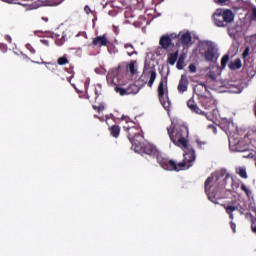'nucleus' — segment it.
<instances>
[{"instance_id": "33", "label": "nucleus", "mask_w": 256, "mask_h": 256, "mask_svg": "<svg viewBox=\"0 0 256 256\" xmlns=\"http://www.w3.org/2000/svg\"><path fill=\"white\" fill-rule=\"evenodd\" d=\"M250 51H251V48H249V46H247V47L244 49L243 53H242V58H243V59H247V58L249 57Z\"/></svg>"}, {"instance_id": "3", "label": "nucleus", "mask_w": 256, "mask_h": 256, "mask_svg": "<svg viewBox=\"0 0 256 256\" xmlns=\"http://www.w3.org/2000/svg\"><path fill=\"white\" fill-rule=\"evenodd\" d=\"M134 149L135 151H143V153L146 155H154V157H156L157 163H159L160 167L165 169V171H179V169H177V162L163 157L161 152L151 145L143 146V144L140 142V147L137 148V146H134Z\"/></svg>"}, {"instance_id": "46", "label": "nucleus", "mask_w": 256, "mask_h": 256, "mask_svg": "<svg viewBox=\"0 0 256 256\" xmlns=\"http://www.w3.org/2000/svg\"><path fill=\"white\" fill-rule=\"evenodd\" d=\"M5 40L8 42V43H12L13 39L11 38V36L9 35H6L5 36Z\"/></svg>"}, {"instance_id": "6", "label": "nucleus", "mask_w": 256, "mask_h": 256, "mask_svg": "<svg viewBox=\"0 0 256 256\" xmlns=\"http://www.w3.org/2000/svg\"><path fill=\"white\" fill-rule=\"evenodd\" d=\"M182 149L185 152L184 160L183 162H179L178 164H176V167L178 169L177 172L185 169H190V167H193V162L197 158L195 156V149H193L192 146H189V144H187V148H182ZM170 171H176V170H170Z\"/></svg>"}, {"instance_id": "4", "label": "nucleus", "mask_w": 256, "mask_h": 256, "mask_svg": "<svg viewBox=\"0 0 256 256\" xmlns=\"http://www.w3.org/2000/svg\"><path fill=\"white\" fill-rule=\"evenodd\" d=\"M213 19L216 27H227L229 23H233L235 14L231 10L217 9L213 14Z\"/></svg>"}, {"instance_id": "47", "label": "nucleus", "mask_w": 256, "mask_h": 256, "mask_svg": "<svg viewBox=\"0 0 256 256\" xmlns=\"http://www.w3.org/2000/svg\"><path fill=\"white\" fill-rule=\"evenodd\" d=\"M236 211H239L240 215H245V210L243 208L238 207Z\"/></svg>"}, {"instance_id": "34", "label": "nucleus", "mask_w": 256, "mask_h": 256, "mask_svg": "<svg viewBox=\"0 0 256 256\" xmlns=\"http://www.w3.org/2000/svg\"><path fill=\"white\" fill-rule=\"evenodd\" d=\"M188 69H189L190 73H197V66H195L194 63H191V64L188 66Z\"/></svg>"}, {"instance_id": "51", "label": "nucleus", "mask_w": 256, "mask_h": 256, "mask_svg": "<svg viewBox=\"0 0 256 256\" xmlns=\"http://www.w3.org/2000/svg\"><path fill=\"white\" fill-rule=\"evenodd\" d=\"M42 21H45V23H47L49 21V18L47 17H42Z\"/></svg>"}, {"instance_id": "32", "label": "nucleus", "mask_w": 256, "mask_h": 256, "mask_svg": "<svg viewBox=\"0 0 256 256\" xmlns=\"http://www.w3.org/2000/svg\"><path fill=\"white\" fill-rule=\"evenodd\" d=\"M216 5H220L221 7H225V5H229L230 0H213Z\"/></svg>"}, {"instance_id": "17", "label": "nucleus", "mask_w": 256, "mask_h": 256, "mask_svg": "<svg viewBox=\"0 0 256 256\" xmlns=\"http://www.w3.org/2000/svg\"><path fill=\"white\" fill-rule=\"evenodd\" d=\"M139 91H141V88L139 86H137L136 84H130L126 88V93H128V95H137V93H139Z\"/></svg>"}, {"instance_id": "52", "label": "nucleus", "mask_w": 256, "mask_h": 256, "mask_svg": "<svg viewBox=\"0 0 256 256\" xmlns=\"http://www.w3.org/2000/svg\"><path fill=\"white\" fill-rule=\"evenodd\" d=\"M126 119H127V116L122 115V117H121V121H125Z\"/></svg>"}, {"instance_id": "11", "label": "nucleus", "mask_w": 256, "mask_h": 256, "mask_svg": "<svg viewBox=\"0 0 256 256\" xmlns=\"http://www.w3.org/2000/svg\"><path fill=\"white\" fill-rule=\"evenodd\" d=\"M187 107L192 111V113H196V115H207L205 111L199 109V106L195 102V98L193 96L187 101Z\"/></svg>"}, {"instance_id": "49", "label": "nucleus", "mask_w": 256, "mask_h": 256, "mask_svg": "<svg viewBox=\"0 0 256 256\" xmlns=\"http://www.w3.org/2000/svg\"><path fill=\"white\" fill-rule=\"evenodd\" d=\"M178 61H181L182 63H185V56L181 55L178 59Z\"/></svg>"}, {"instance_id": "27", "label": "nucleus", "mask_w": 256, "mask_h": 256, "mask_svg": "<svg viewBox=\"0 0 256 256\" xmlns=\"http://www.w3.org/2000/svg\"><path fill=\"white\" fill-rule=\"evenodd\" d=\"M115 91L116 93H118L119 95H121L122 97L125 96V95H128L127 93V88H123L121 86H116L115 87Z\"/></svg>"}, {"instance_id": "18", "label": "nucleus", "mask_w": 256, "mask_h": 256, "mask_svg": "<svg viewBox=\"0 0 256 256\" xmlns=\"http://www.w3.org/2000/svg\"><path fill=\"white\" fill-rule=\"evenodd\" d=\"M179 41H181L182 45H185V46L191 45V41H192L191 33L186 32V33L182 34Z\"/></svg>"}, {"instance_id": "37", "label": "nucleus", "mask_w": 256, "mask_h": 256, "mask_svg": "<svg viewBox=\"0 0 256 256\" xmlns=\"http://www.w3.org/2000/svg\"><path fill=\"white\" fill-rule=\"evenodd\" d=\"M184 64H185V62H182L181 60H178L177 64H176L177 69H179V70L183 69Z\"/></svg>"}, {"instance_id": "12", "label": "nucleus", "mask_w": 256, "mask_h": 256, "mask_svg": "<svg viewBox=\"0 0 256 256\" xmlns=\"http://www.w3.org/2000/svg\"><path fill=\"white\" fill-rule=\"evenodd\" d=\"M178 93L183 94L189 89V78L187 75H182L178 83Z\"/></svg>"}, {"instance_id": "9", "label": "nucleus", "mask_w": 256, "mask_h": 256, "mask_svg": "<svg viewBox=\"0 0 256 256\" xmlns=\"http://www.w3.org/2000/svg\"><path fill=\"white\" fill-rule=\"evenodd\" d=\"M199 103L202 107H204V109L214 108V113H217V104L215 102V98L211 96V93L199 98Z\"/></svg>"}, {"instance_id": "56", "label": "nucleus", "mask_w": 256, "mask_h": 256, "mask_svg": "<svg viewBox=\"0 0 256 256\" xmlns=\"http://www.w3.org/2000/svg\"><path fill=\"white\" fill-rule=\"evenodd\" d=\"M238 151H241V152H243V151H246V149H242V150H238Z\"/></svg>"}, {"instance_id": "8", "label": "nucleus", "mask_w": 256, "mask_h": 256, "mask_svg": "<svg viewBox=\"0 0 256 256\" xmlns=\"http://www.w3.org/2000/svg\"><path fill=\"white\" fill-rule=\"evenodd\" d=\"M128 139L133 147H137L139 149L141 147V139L143 136L141 135V131L139 128L132 126L127 128Z\"/></svg>"}, {"instance_id": "21", "label": "nucleus", "mask_w": 256, "mask_h": 256, "mask_svg": "<svg viewBox=\"0 0 256 256\" xmlns=\"http://www.w3.org/2000/svg\"><path fill=\"white\" fill-rule=\"evenodd\" d=\"M53 38L55 39L56 45H58L59 47H61V45H63V43H65V35H63V34H62V36L59 34H54Z\"/></svg>"}, {"instance_id": "25", "label": "nucleus", "mask_w": 256, "mask_h": 256, "mask_svg": "<svg viewBox=\"0 0 256 256\" xmlns=\"http://www.w3.org/2000/svg\"><path fill=\"white\" fill-rule=\"evenodd\" d=\"M240 189H241V191L245 192V195H246V197H248V199H251V197L253 195V191H251L249 188H247V185L241 184Z\"/></svg>"}, {"instance_id": "53", "label": "nucleus", "mask_w": 256, "mask_h": 256, "mask_svg": "<svg viewBox=\"0 0 256 256\" xmlns=\"http://www.w3.org/2000/svg\"><path fill=\"white\" fill-rule=\"evenodd\" d=\"M133 53H135V52H127V55H129V57H131L133 55Z\"/></svg>"}, {"instance_id": "31", "label": "nucleus", "mask_w": 256, "mask_h": 256, "mask_svg": "<svg viewBox=\"0 0 256 256\" xmlns=\"http://www.w3.org/2000/svg\"><path fill=\"white\" fill-rule=\"evenodd\" d=\"M196 143H197L199 149H205V147H207V141L197 139Z\"/></svg>"}, {"instance_id": "23", "label": "nucleus", "mask_w": 256, "mask_h": 256, "mask_svg": "<svg viewBox=\"0 0 256 256\" xmlns=\"http://www.w3.org/2000/svg\"><path fill=\"white\" fill-rule=\"evenodd\" d=\"M135 63H137V61H131L129 65L126 66V70L129 71L131 75H135L137 73V69L135 68Z\"/></svg>"}, {"instance_id": "2", "label": "nucleus", "mask_w": 256, "mask_h": 256, "mask_svg": "<svg viewBox=\"0 0 256 256\" xmlns=\"http://www.w3.org/2000/svg\"><path fill=\"white\" fill-rule=\"evenodd\" d=\"M167 133L170 141H172L176 147L187 149V145H189V127L185 124H177L176 126L171 124V126L167 128Z\"/></svg>"}, {"instance_id": "7", "label": "nucleus", "mask_w": 256, "mask_h": 256, "mask_svg": "<svg viewBox=\"0 0 256 256\" xmlns=\"http://www.w3.org/2000/svg\"><path fill=\"white\" fill-rule=\"evenodd\" d=\"M177 39L179 43V34L171 33V34H165L160 37L159 45L161 49H164V51H169L172 47H175V41Z\"/></svg>"}, {"instance_id": "44", "label": "nucleus", "mask_w": 256, "mask_h": 256, "mask_svg": "<svg viewBox=\"0 0 256 256\" xmlns=\"http://www.w3.org/2000/svg\"><path fill=\"white\" fill-rule=\"evenodd\" d=\"M84 11L89 15L91 13V8L89 6H85Z\"/></svg>"}, {"instance_id": "57", "label": "nucleus", "mask_w": 256, "mask_h": 256, "mask_svg": "<svg viewBox=\"0 0 256 256\" xmlns=\"http://www.w3.org/2000/svg\"><path fill=\"white\" fill-rule=\"evenodd\" d=\"M246 215H251L250 213H246Z\"/></svg>"}, {"instance_id": "14", "label": "nucleus", "mask_w": 256, "mask_h": 256, "mask_svg": "<svg viewBox=\"0 0 256 256\" xmlns=\"http://www.w3.org/2000/svg\"><path fill=\"white\" fill-rule=\"evenodd\" d=\"M229 70L230 71H237L243 67V63L241 62V58H237L234 61H231L228 64Z\"/></svg>"}, {"instance_id": "20", "label": "nucleus", "mask_w": 256, "mask_h": 256, "mask_svg": "<svg viewBox=\"0 0 256 256\" xmlns=\"http://www.w3.org/2000/svg\"><path fill=\"white\" fill-rule=\"evenodd\" d=\"M149 75H150V78L147 85L148 87H153V83H155V79H157V72L155 70H150Z\"/></svg>"}, {"instance_id": "16", "label": "nucleus", "mask_w": 256, "mask_h": 256, "mask_svg": "<svg viewBox=\"0 0 256 256\" xmlns=\"http://www.w3.org/2000/svg\"><path fill=\"white\" fill-rule=\"evenodd\" d=\"M179 58V50H176L174 53H169L167 62L169 65H175L177 63V59Z\"/></svg>"}, {"instance_id": "29", "label": "nucleus", "mask_w": 256, "mask_h": 256, "mask_svg": "<svg viewBox=\"0 0 256 256\" xmlns=\"http://www.w3.org/2000/svg\"><path fill=\"white\" fill-rule=\"evenodd\" d=\"M44 65H46V68L49 69V71H55L57 69V64L51 63V62H43Z\"/></svg>"}, {"instance_id": "19", "label": "nucleus", "mask_w": 256, "mask_h": 256, "mask_svg": "<svg viewBox=\"0 0 256 256\" xmlns=\"http://www.w3.org/2000/svg\"><path fill=\"white\" fill-rule=\"evenodd\" d=\"M109 131H110V135H112V137L117 139V137H119L121 133V128L119 127V125H113L109 128Z\"/></svg>"}, {"instance_id": "13", "label": "nucleus", "mask_w": 256, "mask_h": 256, "mask_svg": "<svg viewBox=\"0 0 256 256\" xmlns=\"http://www.w3.org/2000/svg\"><path fill=\"white\" fill-rule=\"evenodd\" d=\"M196 95L198 96V99H201V97H205V95H209L211 92H209V87L205 85V83H199L195 87Z\"/></svg>"}, {"instance_id": "43", "label": "nucleus", "mask_w": 256, "mask_h": 256, "mask_svg": "<svg viewBox=\"0 0 256 256\" xmlns=\"http://www.w3.org/2000/svg\"><path fill=\"white\" fill-rule=\"evenodd\" d=\"M228 33H229L230 37H235V32L233 31V29L229 28Z\"/></svg>"}, {"instance_id": "15", "label": "nucleus", "mask_w": 256, "mask_h": 256, "mask_svg": "<svg viewBox=\"0 0 256 256\" xmlns=\"http://www.w3.org/2000/svg\"><path fill=\"white\" fill-rule=\"evenodd\" d=\"M222 207H224L226 213L229 215V218L231 220L234 219L233 211H237V209H239V206H232V205H227V204H223Z\"/></svg>"}, {"instance_id": "1", "label": "nucleus", "mask_w": 256, "mask_h": 256, "mask_svg": "<svg viewBox=\"0 0 256 256\" xmlns=\"http://www.w3.org/2000/svg\"><path fill=\"white\" fill-rule=\"evenodd\" d=\"M231 179V174L227 170H219L214 175L209 176L204 183V191L212 203H217L221 199V193L227 187V180Z\"/></svg>"}, {"instance_id": "10", "label": "nucleus", "mask_w": 256, "mask_h": 256, "mask_svg": "<svg viewBox=\"0 0 256 256\" xmlns=\"http://www.w3.org/2000/svg\"><path fill=\"white\" fill-rule=\"evenodd\" d=\"M92 45L94 47H109V39L107 34L93 38Z\"/></svg>"}, {"instance_id": "50", "label": "nucleus", "mask_w": 256, "mask_h": 256, "mask_svg": "<svg viewBox=\"0 0 256 256\" xmlns=\"http://www.w3.org/2000/svg\"><path fill=\"white\" fill-rule=\"evenodd\" d=\"M129 47H130L131 49H133V45H131V44H126V45H125V49H129Z\"/></svg>"}, {"instance_id": "55", "label": "nucleus", "mask_w": 256, "mask_h": 256, "mask_svg": "<svg viewBox=\"0 0 256 256\" xmlns=\"http://www.w3.org/2000/svg\"><path fill=\"white\" fill-rule=\"evenodd\" d=\"M214 133H217V127L214 126Z\"/></svg>"}, {"instance_id": "45", "label": "nucleus", "mask_w": 256, "mask_h": 256, "mask_svg": "<svg viewBox=\"0 0 256 256\" xmlns=\"http://www.w3.org/2000/svg\"><path fill=\"white\" fill-rule=\"evenodd\" d=\"M80 35L82 37H85V39H87V32H80L78 35H76V37H79Z\"/></svg>"}, {"instance_id": "5", "label": "nucleus", "mask_w": 256, "mask_h": 256, "mask_svg": "<svg viewBox=\"0 0 256 256\" xmlns=\"http://www.w3.org/2000/svg\"><path fill=\"white\" fill-rule=\"evenodd\" d=\"M158 99L161 105L169 111L171 108V100L169 99V88L167 87V77L161 78L159 85H158Z\"/></svg>"}, {"instance_id": "26", "label": "nucleus", "mask_w": 256, "mask_h": 256, "mask_svg": "<svg viewBox=\"0 0 256 256\" xmlns=\"http://www.w3.org/2000/svg\"><path fill=\"white\" fill-rule=\"evenodd\" d=\"M58 65H67L69 64V59L67 58V55H63L58 58L57 60Z\"/></svg>"}, {"instance_id": "48", "label": "nucleus", "mask_w": 256, "mask_h": 256, "mask_svg": "<svg viewBox=\"0 0 256 256\" xmlns=\"http://www.w3.org/2000/svg\"><path fill=\"white\" fill-rule=\"evenodd\" d=\"M31 9H37V7L33 6V4H29L27 11L31 10Z\"/></svg>"}, {"instance_id": "54", "label": "nucleus", "mask_w": 256, "mask_h": 256, "mask_svg": "<svg viewBox=\"0 0 256 256\" xmlns=\"http://www.w3.org/2000/svg\"><path fill=\"white\" fill-rule=\"evenodd\" d=\"M42 41V43H45L46 45H47V40H41Z\"/></svg>"}, {"instance_id": "30", "label": "nucleus", "mask_w": 256, "mask_h": 256, "mask_svg": "<svg viewBox=\"0 0 256 256\" xmlns=\"http://www.w3.org/2000/svg\"><path fill=\"white\" fill-rule=\"evenodd\" d=\"M95 111L98 113H101V111H105V105L103 103H99V105H93L92 106Z\"/></svg>"}, {"instance_id": "38", "label": "nucleus", "mask_w": 256, "mask_h": 256, "mask_svg": "<svg viewBox=\"0 0 256 256\" xmlns=\"http://www.w3.org/2000/svg\"><path fill=\"white\" fill-rule=\"evenodd\" d=\"M145 21H147V18H145V16H139L138 18L139 25H141V23H145Z\"/></svg>"}, {"instance_id": "24", "label": "nucleus", "mask_w": 256, "mask_h": 256, "mask_svg": "<svg viewBox=\"0 0 256 256\" xmlns=\"http://www.w3.org/2000/svg\"><path fill=\"white\" fill-rule=\"evenodd\" d=\"M204 57L207 61H213V59H215V51L208 49L205 52Z\"/></svg>"}, {"instance_id": "22", "label": "nucleus", "mask_w": 256, "mask_h": 256, "mask_svg": "<svg viewBox=\"0 0 256 256\" xmlns=\"http://www.w3.org/2000/svg\"><path fill=\"white\" fill-rule=\"evenodd\" d=\"M236 173L237 175H239V177H241V179H247V168L245 167H239L236 168Z\"/></svg>"}, {"instance_id": "41", "label": "nucleus", "mask_w": 256, "mask_h": 256, "mask_svg": "<svg viewBox=\"0 0 256 256\" xmlns=\"http://www.w3.org/2000/svg\"><path fill=\"white\" fill-rule=\"evenodd\" d=\"M243 157H245L246 159H253V157H255V155L251 152H249L248 154H245Z\"/></svg>"}, {"instance_id": "42", "label": "nucleus", "mask_w": 256, "mask_h": 256, "mask_svg": "<svg viewBox=\"0 0 256 256\" xmlns=\"http://www.w3.org/2000/svg\"><path fill=\"white\" fill-rule=\"evenodd\" d=\"M95 95H96L95 101H97V99H99V96L101 95V92H99L98 89H95Z\"/></svg>"}, {"instance_id": "40", "label": "nucleus", "mask_w": 256, "mask_h": 256, "mask_svg": "<svg viewBox=\"0 0 256 256\" xmlns=\"http://www.w3.org/2000/svg\"><path fill=\"white\" fill-rule=\"evenodd\" d=\"M208 77H209V79H211L212 81H215V79H217V77L215 76V74L213 73V72H209L208 73Z\"/></svg>"}, {"instance_id": "28", "label": "nucleus", "mask_w": 256, "mask_h": 256, "mask_svg": "<svg viewBox=\"0 0 256 256\" xmlns=\"http://www.w3.org/2000/svg\"><path fill=\"white\" fill-rule=\"evenodd\" d=\"M227 63H229V54H226L221 58V68L225 69L227 67Z\"/></svg>"}, {"instance_id": "36", "label": "nucleus", "mask_w": 256, "mask_h": 256, "mask_svg": "<svg viewBox=\"0 0 256 256\" xmlns=\"http://www.w3.org/2000/svg\"><path fill=\"white\" fill-rule=\"evenodd\" d=\"M230 227H231L233 233H237V224H235V222L231 221Z\"/></svg>"}, {"instance_id": "39", "label": "nucleus", "mask_w": 256, "mask_h": 256, "mask_svg": "<svg viewBox=\"0 0 256 256\" xmlns=\"http://www.w3.org/2000/svg\"><path fill=\"white\" fill-rule=\"evenodd\" d=\"M251 19L252 21H256V8L252 9Z\"/></svg>"}, {"instance_id": "35", "label": "nucleus", "mask_w": 256, "mask_h": 256, "mask_svg": "<svg viewBox=\"0 0 256 256\" xmlns=\"http://www.w3.org/2000/svg\"><path fill=\"white\" fill-rule=\"evenodd\" d=\"M7 45H5L4 43H0V51H2V53H7Z\"/></svg>"}]
</instances>
